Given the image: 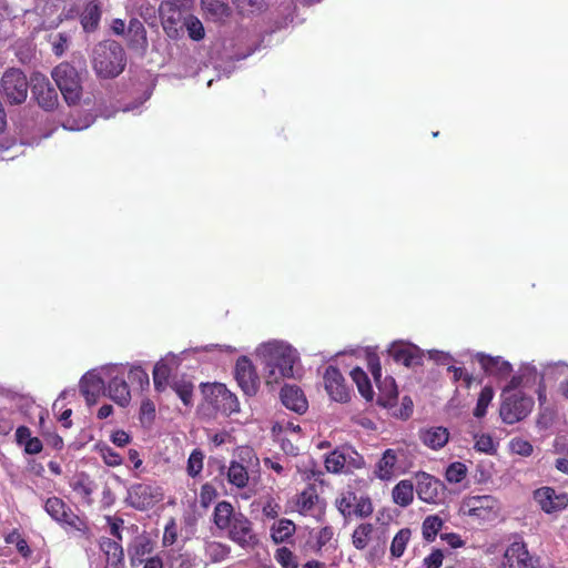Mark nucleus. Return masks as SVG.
<instances>
[{
  "label": "nucleus",
  "instance_id": "nucleus-1",
  "mask_svg": "<svg viewBox=\"0 0 568 568\" xmlns=\"http://www.w3.org/2000/svg\"><path fill=\"white\" fill-rule=\"evenodd\" d=\"M213 523L217 529L243 549L253 550L260 542L253 523L241 511H235L230 501H219L213 511Z\"/></svg>",
  "mask_w": 568,
  "mask_h": 568
},
{
  "label": "nucleus",
  "instance_id": "nucleus-2",
  "mask_svg": "<svg viewBox=\"0 0 568 568\" xmlns=\"http://www.w3.org/2000/svg\"><path fill=\"white\" fill-rule=\"evenodd\" d=\"M69 486L82 506H97L99 510H105L115 503V495L102 476L75 471L69 478Z\"/></svg>",
  "mask_w": 568,
  "mask_h": 568
},
{
  "label": "nucleus",
  "instance_id": "nucleus-3",
  "mask_svg": "<svg viewBox=\"0 0 568 568\" xmlns=\"http://www.w3.org/2000/svg\"><path fill=\"white\" fill-rule=\"evenodd\" d=\"M266 385L278 384L294 375L295 351L287 344L273 342L263 346Z\"/></svg>",
  "mask_w": 568,
  "mask_h": 568
},
{
  "label": "nucleus",
  "instance_id": "nucleus-4",
  "mask_svg": "<svg viewBox=\"0 0 568 568\" xmlns=\"http://www.w3.org/2000/svg\"><path fill=\"white\" fill-rule=\"evenodd\" d=\"M125 67V51L116 41L99 44L94 52L93 68L104 79L118 77Z\"/></svg>",
  "mask_w": 568,
  "mask_h": 568
},
{
  "label": "nucleus",
  "instance_id": "nucleus-5",
  "mask_svg": "<svg viewBox=\"0 0 568 568\" xmlns=\"http://www.w3.org/2000/svg\"><path fill=\"white\" fill-rule=\"evenodd\" d=\"M51 77L69 105L80 102L83 94L81 71L69 62H61L53 68Z\"/></svg>",
  "mask_w": 568,
  "mask_h": 568
},
{
  "label": "nucleus",
  "instance_id": "nucleus-6",
  "mask_svg": "<svg viewBox=\"0 0 568 568\" xmlns=\"http://www.w3.org/2000/svg\"><path fill=\"white\" fill-rule=\"evenodd\" d=\"M44 510L68 534H80L81 536L90 534L87 519L78 516L61 498H48L44 503Z\"/></svg>",
  "mask_w": 568,
  "mask_h": 568
},
{
  "label": "nucleus",
  "instance_id": "nucleus-7",
  "mask_svg": "<svg viewBox=\"0 0 568 568\" xmlns=\"http://www.w3.org/2000/svg\"><path fill=\"white\" fill-rule=\"evenodd\" d=\"M29 87L27 75L18 68L6 70L0 80V92L11 105L22 104L27 100Z\"/></svg>",
  "mask_w": 568,
  "mask_h": 568
},
{
  "label": "nucleus",
  "instance_id": "nucleus-8",
  "mask_svg": "<svg viewBox=\"0 0 568 568\" xmlns=\"http://www.w3.org/2000/svg\"><path fill=\"white\" fill-rule=\"evenodd\" d=\"M335 506L346 520L352 518H367L374 511L371 497L365 494L357 495L352 489L342 491L335 500Z\"/></svg>",
  "mask_w": 568,
  "mask_h": 568
},
{
  "label": "nucleus",
  "instance_id": "nucleus-9",
  "mask_svg": "<svg viewBox=\"0 0 568 568\" xmlns=\"http://www.w3.org/2000/svg\"><path fill=\"white\" fill-rule=\"evenodd\" d=\"M534 407L531 397L516 393L505 397L500 404L499 415L504 423L515 424L526 418Z\"/></svg>",
  "mask_w": 568,
  "mask_h": 568
},
{
  "label": "nucleus",
  "instance_id": "nucleus-10",
  "mask_svg": "<svg viewBox=\"0 0 568 568\" xmlns=\"http://www.w3.org/2000/svg\"><path fill=\"white\" fill-rule=\"evenodd\" d=\"M30 87L33 98L43 110L52 111L58 106L59 97L48 77L34 72L31 77Z\"/></svg>",
  "mask_w": 568,
  "mask_h": 568
},
{
  "label": "nucleus",
  "instance_id": "nucleus-11",
  "mask_svg": "<svg viewBox=\"0 0 568 568\" xmlns=\"http://www.w3.org/2000/svg\"><path fill=\"white\" fill-rule=\"evenodd\" d=\"M462 511L480 520H490L497 516V500L493 496H469L463 500Z\"/></svg>",
  "mask_w": 568,
  "mask_h": 568
},
{
  "label": "nucleus",
  "instance_id": "nucleus-12",
  "mask_svg": "<svg viewBox=\"0 0 568 568\" xmlns=\"http://www.w3.org/2000/svg\"><path fill=\"white\" fill-rule=\"evenodd\" d=\"M234 376L245 395L255 396L257 394L260 388V377L255 366L247 356H241L237 358Z\"/></svg>",
  "mask_w": 568,
  "mask_h": 568
},
{
  "label": "nucleus",
  "instance_id": "nucleus-13",
  "mask_svg": "<svg viewBox=\"0 0 568 568\" xmlns=\"http://www.w3.org/2000/svg\"><path fill=\"white\" fill-rule=\"evenodd\" d=\"M207 402L217 412L231 415L240 410V403L235 394L230 392L224 384L215 383L209 387Z\"/></svg>",
  "mask_w": 568,
  "mask_h": 568
},
{
  "label": "nucleus",
  "instance_id": "nucleus-14",
  "mask_svg": "<svg viewBox=\"0 0 568 568\" xmlns=\"http://www.w3.org/2000/svg\"><path fill=\"white\" fill-rule=\"evenodd\" d=\"M162 499L159 488L146 484H136L129 489L128 500L132 507L139 510L152 508Z\"/></svg>",
  "mask_w": 568,
  "mask_h": 568
},
{
  "label": "nucleus",
  "instance_id": "nucleus-15",
  "mask_svg": "<svg viewBox=\"0 0 568 568\" xmlns=\"http://www.w3.org/2000/svg\"><path fill=\"white\" fill-rule=\"evenodd\" d=\"M160 16L164 32L171 39H178L183 30L184 18L178 4L165 1L160 7Z\"/></svg>",
  "mask_w": 568,
  "mask_h": 568
},
{
  "label": "nucleus",
  "instance_id": "nucleus-16",
  "mask_svg": "<svg viewBox=\"0 0 568 568\" xmlns=\"http://www.w3.org/2000/svg\"><path fill=\"white\" fill-rule=\"evenodd\" d=\"M325 389L332 399L346 403L351 398L349 390L345 384V379L336 366L329 365L324 373Z\"/></svg>",
  "mask_w": 568,
  "mask_h": 568
},
{
  "label": "nucleus",
  "instance_id": "nucleus-17",
  "mask_svg": "<svg viewBox=\"0 0 568 568\" xmlns=\"http://www.w3.org/2000/svg\"><path fill=\"white\" fill-rule=\"evenodd\" d=\"M504 558L505 566L509 568H537V559L529 554L527 545L523 540L510 544Z\"/></svg>",
  "mask_w": 568,
  "mask_h": 568
},
{
  "label": "nucleus",
  "instance_id": "nucleus-18",
  "mask_svg": "<svg viewBox=\"0 0 568 568\" xmlns=\"http://www.w3.org/2000/svg\"><path fill=\"white\" fill-rule=\"evenodd\" d=\"M534 499L547 514L559 511L568 506V496L557 494L551 487H541L535 490Z\"/></svg>",
  "mask_w": 568,
  "mask_h": 568
},
{
  "label": "nucleus",
  "instance_id": "nucleus-19",
  "mask_svg": "<svg viewBox=\"0 0 568 568\" xmlns=\"http://www.w3.org/2000/svg\"><path fill=\"white\" fill-rule=\"evenodd\" d=\"M389 356L398 364L413 367L423 364V352L413 344L394 343L388 349Z\"/></svg>",
  "mask_w": 568,
  "mask_h": 568
},
{
  "label": "nucleus",
  "instance_id": "nucleus-20",
  "mask_svg": "<svg viewBox=\"0 0 568 568\" xmlns=\"http://www.w3.org/2000/svg\"><path fill=\"white\" fill-rule=\"evenodd\" d=\"M99 547L105 557L104 568H124V552L121 541L109 537H101Z\"/></svg>",
  "mask_w": 568,
  "mask_h": 568
},
{
  "label": "nucleus",
  "instance_id": "nucleus-21",
  "mask_svg": "<svg viewBox=\"0 0 568 568\" xmlns=\"http://www.w3.org/2000/svg\"><path fill=\"white\" fill-rule=\"evenodd\" d=\"M153 547L154 544L148 536H136L128 548L131 565L138 566L151 558Z\"/></svg>",
  "mask_w": 568,
  "mask_h": 568
},
{
  "label": "nucleus",
  "instance_id": "nucleus-22",
  "mask_svg": "<svg viewBox=\"0 0 568 568\" xmlns=\"http://www.w3.org/2000/svg\"><path fill=\"white\" fill-rule=\"evenodd\" d=\"M416 494L425 503L434 504L438 497L440 483L426 473L416 475Z\"/></svg>",
  "mask_w": 568,
  "mask_h": 568
},
{
  "label": "nucleus",
  "instance_id": "nucleus-23",
  "mask_svg": "<svg viewBox=\"0 0 568 568\" xmlns=\"http://www.w3.org/2000/svg\"><path fill=\"white\" fill-rule=\"evenodd\" d=\"M281 400L286 408L297 414L305 413L308 406L303 390L297 386L285 385L282 387Z\"/></svg>",
  "mask_w": 568,
  "mask_h": 568
},
{
  "label": "nucleus",
  "instance_id": "nucleus-24",
  "mask_svg": "<svg viewBox=\"0 0 568 568\" xmlns=\"http://www.w3.org/2000/svg\"><path fill=\"white\" fill-rule=\"evenodd\" d=\"M103 389L104 382L97 374H85L80 381V392L89 406H92L97 403Z\"/></svg>",
  "mask_w": 568,
  "mask_h": 568
},
{
  "label": "nucleus",
  "instance_id": "nucleus-25",
  "mask_svg": "<svg viewBox=\"0 0 568 568\" xmlns=\"http://www.w3.org/2000/svg\"><path fill=\"white\" fill-rule=\"evenodd\" d=\"M108 396L118 405L125 407L131 400L128 381L123 376L112 377L106 386Z\"/></svg>",
  "mask_w": 568,
  "mask_h": 568
},
{
  "label": "nucleus",
  "instance_id": "nucleus-26",
  "mask_svg": "<svg viewBox=\"0 0 568 568\" xmlns=\"http://www.w3.org/2000/svg\"><path fill=\"white\" fill-rule=\"evenodd\" d=\"M477 361L485 373L500 378L508 376L513 371L510 363L498 356L494 357L486 354H478Z\"/></svg>",
  "mask_w": 568,
  "mask_h": 568
},
{
  "label": "nucleus",
  "instance_id": "nucleus-27",
  "mask_svg": "<svg viewBox=\"0 0 568 568\" xmlns=\"http://www.w3.org/2000/svg\"><path fill=\"white\" fill-rule=\"evenodd\" d=\"M320 497L314 485H308L303 491L296 495L295 509L302 516L313 515Z\"/></svg>",
  "mask_w": 568,
  "mask_h": 568
},
{
  "label": "nucleus",
  "instance_id": "nucleus-28",
  "mask_svg": "<svg viewBox=\"0 0 568 568\" xmlns=\"http://www.w3.org/2000/svg\"><path fill=\"white\" fill-rule=\"evenodd\" d=\"M419 438L423 444L432 449H439L445 446L449 439L447 428L438 426L419 432Z\"/></svg>",
  "mask_w": 568,
  "mask_h": 568
},
{
  "label": "nucleus",
  "instance_id": "nucleus-29",
  "mask_svg": "<svg viewBox=\"0 0 568 568\" xmlns=\"http://www.w3.org/2000/svg\"><path fill=\"white\" fill-rule=\"evenodd\" d=\"M231 555V547L216 540H206L204 542L205 564H219L227 559Z\"/></svg>",
  "mask_w": 568,
  "mask_h": 568
},
{
  "label": "nucleus",
  "instance_id": "nucleus-30",
  "mask_svg": "<svg viewBox=\"0 0 568 568\" xmlns=\"http://www.w3.org/2000/svg\"><path fill=\"white\" fill-rule=\"evenodd\" d=\"M102 10L99 3L90 1L85 4L80 14V22L85 32H93L98 29Z\"/></svg>",
  "mask_w": 568,
  "mask_h": 568
},
{
  "label": "nucleus",
  "instance_id": "nucleus-31",
  "mask_svg": "<svg viewBox=\"0 0 568 568\" xmlns=\"http://www.w3.org/2000/svg\"><path fill=\"white\" fill-rule=\"evenodd\" d=\"M379 395H378V404L383 406H389L393 405V403L397 399L398 390L395 383V379L390 376L385 377L382 379L379 378L378 382H375Z\"/></svg>",
  "mask_w": 568,
  "mask_h": 568
},
{
  "label": "nucleus",
  "instance_id": "nucleus-32",
  "mask_svg": "<svg viewBox=\"0 0 568 568\" xmlns=\"http://www.w3.org/2000/svg\"><path fill=\"white\" fill-rule=\"evenodd\" d=\"M392 497L396 505L407 507L414 499V485L410 480H400L392 490Z\"/></svg>",
  "mask_w": 568,
  "mask_h": 568
},
{
  "label": "nucleus",
  "instance_id": "nucleus-33",
  "mask_svg": "<svg viewBox=\"0 0 568 568\" xmlns=\"http://www.w3.org/2000/svg\"><path fill=\"white\" fill-rule=\"evenodd\" d=\"M296 526L291 519L282 518L271 527V537L275 544L287 541L295 532Z\"/></svg>",
  "mask_w": 568,
  "mask_h": 568
},
{
  "label": "nucleus",
  "instance_id": "nucleus-34",
  "mask_svg": "<svg viewBox=\"0 0 568 568\" xmlns=\"http://www.w3.org/2000/svg\"><path fill=\"white\" fill-rule=\"evenodd\" d=\"M203 11L214 21L223 20L230 16V8L220 0H201Z\"/></svg>",
  "mask_w": 568,
  "mask_h": 568
},
{
  "label": "nucleus",
  "instance_id": "nucleus-35",
  "mask_svg": "<svg viewBox=\"0 0 568 568\" xmlns=\"http://www.w3.org/2000/svg\"><path fill=\"white\" fill-rule=\"evenodd\" d=\"M351 377H352L353 382L356 384L359 394L366 400H372L373 396H374V392H373L372 384H371V381H369L367 374L361 367H355L351 372Z\"/></svg>",
  "mask_w": 568,
  "mask_h": 568
},
{
  "label": "nucleus",
  "instance_id": "nucleus-36",
  "mask_svg": "<svg viewBox=\"0 0 568 568\" xmlns=\"http://www.w3.org/2000/svg\"><path fill=\"white\" fill-rule=\"evenodd\" d=\"M374 527L369 523H363L358 525L352 535V542L353 546L358 549L363 550L367 547L371 536L373 534Z\"/></svg>",
  "mask_w": 568,
  "mask_h": 568
},
{
  "label": "nucleus",
  "instance_id": "nucleus-37",
  "mask_svg": "<svg viewBox=\"0 0 568 568\" xmlns=\"http://www.w3.org/2000/svg\"><path fill=\"white\" fill-rule=\"evenodd\" d=\"M410 536L412 530L409 528H403L394 536L389 548L393 558H399L404 555Z\"/></svg>",
  "mask_w": 568,
  "mask_h": 568
},
{
  "label": "nucleus",
  "instance_id": "nucleus-38",
  "mask_svg": "<svg viewBox=\"0 0 568 568\" xmlns=\"http://www.w3.org/2000/svg\"><path fill=\"white\" fill-rule=\"evenodd\" d=\"M229 481L237 488H244L248 483V471L244 464H230L227 470Z\"/></svg>",
  "mask_w": 568,
  "mask_h": 568
},
{
  "label": "nucleus",
  "instance_id": "nucleus-39",
  "mask_svg": "<svg viewBox=\"0 0 568 568\" xmlns=\"http://www.w3.org/2000/svg\"><path fill=\"white\" fill-rule=\"evenodd\" d=\"M443 527V520L438 516H427L422 526L423 537L426 541H434Z\"/></svg>",
  "mask_w": 568,
  "mask_h": 568
},
{
  "label": "nucleus",
  "instance_id": "nucleus-40",
  "mask_svg": "<svg viewBox=\"0 0 568 568\" xmlns=\"http://www.w3.org/2000/svg\"><path fill=\"white\" fill-rule=\"evenodd\" d=\"M494 398V389L491 386H485L478 396L476 407L474 409V416L477 418H483L486 413L489 404Z\"/></svg>",
  "mask_w": 568,
  "mask_h": 568
},
{
  "label": "nucleus",
  "instance_id": "nucleus-41",
  "mask_svg": "<svg viewBox=\"0 0 568 568\" xmlns=\"http://www.w3.org/2000/svg\"><path fill=\"white\" fill-rule=\"evenodd\" d=\"M171 369L164 362H158L153 368V384L158 392H162L170 376Z\"/></svg>",
  "mask_w": 568,
  "mask_h": 568
},
{
  "label": "nucleus",
  "instance_id": "nucleus-42",
  "mask_svg": "<svg viewBox=\"0 0 568 568\" xmlns=\"http://www.w3.org/2000/svg\"><path fill=\"white\" fill-rule=\"evenodd\" d=\"M183 27L186 28L189 37L194 41H200L205 36L202 22L195 17L190 16L186 18L184 20Z\"/></svg>",
  "mask_w": 568,
  "mask_h": 568
},
{
  "label": "nucleus",
  "instance_id": "nucleus-43",
  "mask_svg": "<svg viewBox=\"0 0 568 568\" xmlns=\"http://www.w3.org/2000/svg\"><path fill=\"white\" fill-rule=\"evenodd\" d=\"M274 557H275V560L283 568H297L298 567V561H297L296 556L287 547H281V548L276 549Z\"/></svg>",
  "mask_w": 568,
  "mask_h": 568
},
{
  "label": "nucleus",
  "instance_id": "nucleus-44",
  "mask_svg": "<svg viewBox=\"0 0 568 568\" xmlns=\"http://www.w3.org/2000/svg\"><path fill=\"white\" fill-rule=\"evenodd\" d=\"M128 383L136 385L140 389L148 387L150 384L148 373L141 367H132L128 373Z\"/></svg>",
  "mask_w": 568,
  "mask_h": 568
},
{
  "label": "nucleus",
  "instance_id": "nucleus-45",
  "mask_svg": "<svg viewBox=\"0 0 568 568\" xmlns=\"http://www.w3.org/2000/svg\"><path fill=\"white\" fill-rule=\"evenodd\" d=\"M155 419V406L150 399L143 400L140 407V422L143 426L150 427Z\"/></svg>",
  "mask_w": 568,
  "mask_h": 568
},
{
  "label": "nucleus",
  "instance_id": "nucleus-46",
  "mask_svg": "<svg viewBox=\"0 0 568 568\" xmlns=\"http://www.w3.org/2000/svg\"><path fill=\"white\" fill-rule=\"evenodd\" d=\"M467 474L466 464H449L445 476L449 483H460Z\"/></svg>",
  "mask_w": 568,
  "mask_h": 568
},
{
  "label": "nucleus",
  "instance_id": "nucleus-47",
  "mask_svg": "<svg viewBox=\"0 0 568 568\" xmlns=\"http://www.w3.org/2000/svg\"><path fill=\"white\" fill-rule=\"evenodd\" d=\"M172 388L175 390L178 396L181 398V400L185 405L191 404V399H192V395H193V388H194L192 383L184 382V381L175 382L172 385Z\"/></svg>",
  "mask_w": 568,
  "mask_h": 568
},
{
  "label": "nucleus",
  "instance_id": "nucleus-48",
  "mask_svg": "<svg viewBox=\"0 0 568 568\" xmlns=\"http://www.w3.org/2000/svg\"><path fill=\"white\" fill-rule=\"evenodd\" d=\"M237 11L242 14L257 12L263 7V0H232Z\"/></svg>",
  "mask_w": 568,
  "mask_h": 568
},
{
  "label": "nucleus",
  "instance_id": "nucleus-49",
  "mask_svg": "<svg viewBox=\"0 0 568 568\" xmlns=\"http://www.w3.org/2000/svg\"><path fill=\"white\" fill-rule=\"evenodd\" d=\"M509 448L514 454L528 457L532 453V445L523 438H513L509 443Z\"/></svg>",
  "mask_w": 568,
  "mask_h": 568
},
{
  "label": "nucleus",
  "instance_id": "nucleus-50",
  "mask_svg": "<svg viewBox=\"0 0 568 568\" xmlns=\"http://www.w3.org/2000/svg\"><path fill=\"white\" fill-rule=\"evenodd\" d=\"M195 565V556L189 552L179 554L171 559V568H194Z\"/></svg>",
  "mask_w": 568,
  "mask_h": 568
},
{
  "label": "nucleus",
  "instance_id": "nucleus-51",
  "mask_svg": "<svg viewBox=\"0 0 568 568\" xmlns=\"http://www.w3.org/2000/svg\"><path fill=\"white\" fill-rule=\"evenodd\" d=\"M367 367L373 375L374 382H378L382 377L381 361L376 353L368 352L366 355Z\"/></svg>",
  "mask_w": 568,
  "mask_h": 568
},
{
  "label": "nucleus",
  "instance_id": "nucleus-52",
  "mask_svg": "<svg viewBox=\"0 0 568 568\" xmlns=\"http://www.w3.org/2000/svg\"><path fill=\"white\" fill-rule=\"evenodd\" d=\"M176 539H178V527H176L174 519H171L165 525L162 541H163L164 546H171L176 541Z\"/></svg>",
  "mask_w": 568,
  "mask_h": 568
},
{
  "label": "nucleus",
  "instance_id": "nucleus-53",
  "mask_svg": "<svg viewBox=\"0 0 568 568\" xmlns=\"http://www.w3.org/2000/svg\"><path fill=\"white\" fill-rule=\"evenodd\" d=\"M281 511V506L273 497H267L262 507V513L266 518L275 519Z\"/></svg>",
  "mask_w": 568,
  "mask_h": 568
},
{
  "label": "nucleus",
  "instance_id": "nucleus-54",
  "mask_svg": "<svg viewBox=\"0 0 568 568\" xmlns=\"http://www.w3.org/2000/svg\"><path fill=\"white\" fill-rule=\"evenodd\" d=\"M443 551L440 549H435L424 558V565L426 568H439L443 565Z\"/></svg>",
  "mask_w": 568,
  "mask_h": 568
},
{
  "label": "nucleus",
  "instance_id": "nucleus-55",
  "mask_svg": "<svg viewBox=\"0 0 568 568\" xmlns=\"http://www.w3.org/2000/svg\"><path fill=\"white\" fill-rule=\"evenodd\" d=\"M475 447L477 450L483 453H493L495 450V444L489 435H481L477 438Z\"/></svg>",
  "mask_w": 568,
  "mask_h": 568
},
{
  "label": "nucleus",
  "instance_id": "nucleus-56",
  "mask_svg": "<svg viewBox=\"0 0 568 568\" xmlns=\"http://www.w3.org/2000/svg\"><path fill=\"white\" fill-rule=\"evenodd\" d=\"M348 453V448L335 449L328 456L325 457L324 462H347V458H349L348 462H355V459L351 457Z\"/></svg>",
  "mask_w": 568,
  "mask_h": 568
},
{
  "label": "nucleus",
  "instance_id": "nucleus-57",
  "mask_svg": "<svg viewBox=\"0 0 568 568\" xmlns=\"http://www.w3.org/2000/svg\"><path fill=\"white\" fill-rule=\"evenodd\" d=\"M106 520L110 525L111 535L115 538V540L121 541L122 540L121 528L123 526V519L113 518V517L108 516Z\"/></svg>",
  "mask_w": 568,
  "mask_h": 568
},
{
  "label": "nucleus",
  "instance_id": "nucleus-58",
  "mask_svg": "<svg viewBox=\"0 0 568 568\" xmlns=\"http://www.w3.org/2000/svg\"><path fill=\"white\" fill-rule=\"evenodd\" d=\"M235 456L239 458V462H252L253 458H255L256 462H258L253 448L250 446L237 447Z\"/></svg>",
  "mask_w": 568,
  "mask_h": 568
},
{
  "label": "nucleus",
  "instance_id": "nucleus-59",
  "mask_svg": "<svg viewBox=\"0 0 568 568\" xmlns=\"http://www.w3.org/2000/svg\"><path fill=\"white\" fill-rule=\"evenodd\" d=\"M394 466L395 464H378V469L375 474L383 480H389L394 476Z\"/></svg>",
  "mask_w": 568,
  "mask_h": 568
},
{
  "label": "nucleus",
  "instance_id": "nucleus-60",
  "mask_svg": "<svg viewBox=\"0 0 568 568\" xmlns=\"http://www.w3.org/2000/svg\"><path fill=\"white\" fill-rule=\"evenodd\" d=\"M442 540H444L447 545H449L452 548H459L464 546V540L458 534L455 532H447L440 535Z\"/></svg>",
  "mask_w": 568,
  "mask_h": 568
},
{
  "label": "nucleus",
  "instance_id": "nucleus-61",
  "mask_svg": "<svg viewBox=\"0 0 568 568\" xmlns=\"http://www.w3.org/2000/svg\"><path fill=\"white\" fill-rule=\"evenodd\" d=\"M214 495H215V490L210 484L203 485L202 489H201L202 507L207 508L210 503L212 501Z\"/></svg>",
  "mask_w": 568,
  "mask_h": 568
},
{
  "label": "nucleus",
  "instance_id": "nucleus-62",
  "mask_svg": "<svg viewBox=\"0 0 568 568\" xmlns=\"http://www.w3.org/2000/svg\"><path fill=\"white\" fill-rule=\"evenodd\" d=\"M212 442L214 447H220L225 444H233V437L227 432H221L213 435Z\"/></svg>",
  "mask_w": 568,
  "mask_h": 568
},
{
  "label": "nucleus",
  "instance_id": "nucleus-63",
  "mask_svg": "<svg viewBox=\"0 0 568 568\" xmlns=\"http://www.w3.org/2000/svg\"><path fill=\"white\" fill-rule=\"evenodd\" d=\"M24 450L28 454H39L42 450V443L38 437H31L26 442Z\"/></svg>",
  "mask_w": 568,
  "mask_h": 568
},
{
  "label": "nucleus",
  "instance_id": "nucleus-64",
  "mask_svg": "<svg viewBox=\"0 0 568 568\" xmlns=\"http://www.w3.org/2000/svg\"><path fill=\"white\" fill-rule=\"evenodd\" d=\"M112 442L119 446V447H123L125 446L126 444H129L130 442V436L128 433H125L124 430H116L113 433L112 435Z\"/></svg>",
  "mask_w": 568,
  "mask_h": 568
}]
</instances>
